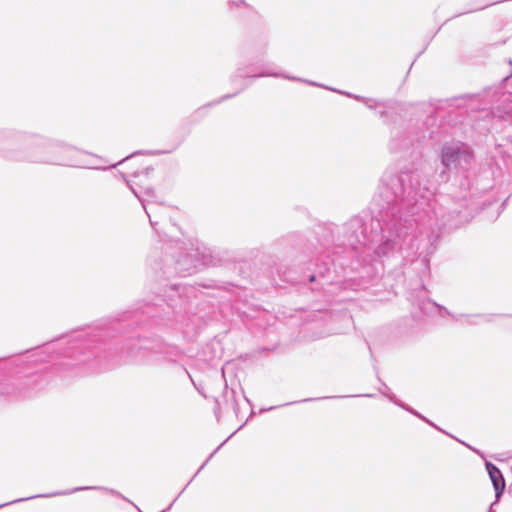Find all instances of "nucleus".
<instances>
[{
  "label": "nucleus",
  "instance_id": "6e6552de",
  "mask_svg": "<svg viewBox=\"0 0 512 512\" xmlns=\"http://www.w3.org/2000/svg\"><path fill=\"white\" fill-rule=\"evenodd\" d=\"M407 411H408V412H410V413H412V414H414V415H417V412H415V411L411 410L410 408H407Z\"/></svg>",
  "mask_w": 512,
  "mask_h": 512
},
{
  "label": "nucleus",
  "instance_id": "7ed1b4c3",
  "mask_svg": "<svg viewBox=\"0 0 512 512\" xmlns=\"http://www.w3.org/2000/svg\"><path fill=\"white\" fill-rule=\"evenodd\" d=\"M133 193L143 203L154 197V190L149 187L143 188L140 191H136L135 189H133Z\"/></svg>",
  "mask_w": 512,
  "mask_h": 512
},
{
  "label": "nucleus",
  "instance_id": "9d476101",
  "mask_svg": "<svg viewBox=\"0 0 512 512\" xmlns=\"http://www.w3.org/2000/svg\"><path fill=\"white\" fill-rule=\"evenodd\" d=\"M407 411H408V412H410V413H412V414H414V415H417V412H415V411L411 410L410 408H407Z\"/></svg>",
  "mask_w": 512,
  "mask_h": 512
},
{
  "label": "nucleus",
  "instance_id": "20e7f679",
  "mask_svg": "<svg viewBox=\"0 0 512 512\" xmlns=\"http://www.w3.org/2000/svg\"><path fill=\"white\" fill-rule=\"evenodd\" d=\"M261 76H274V77H278L280 75L279 74H275V73H267V74H262Z\"/></svg>",
  "mask_w": 512,
  "mask_h": 512
},
{
  "label": "nucleus",
  "instance_id": "423d86ee",
  "mask_svg": "<svg viewBox=\"0 0 512 512\" xmlns=\"http://www.w3.org/2000/svg\"><path fill=\"white\" fill-rule=\"evenodd\" d=\"M407 411H408V412H410V413H412V414H414V415H417V412H415V411L411 410L410 408H407Z\"/></svg>",
  "mask_w": 512,
  "mask_h": 512
},
{
  "label": "nucleus",
  "instance_id": "f8f14e48",
  "mask_svg": "<svg viewBox=\"0 0 512 512\" xmlns=\"http://www.w3.org/2000/svg\"><path fill=\"white\" fill-rule=\"evenodd\" d=\"M365 105H367V106L371 107V105L369 104V102H368V101H365Z\"/></svg>",
  "mask_w": 512,
  "mask_h": 512
},
{
  "label": "nucleus",
  "instance_id": "39448f33",
  "mask_svg": "<svg viewBox=\"0 0 512 512\" xmlns=\"http://www.w3.org/2000/svg\"><path fill=\"white\" fill-rule=\"evenodd\" d=\"M26 499L27 498H24V500H26ZM19 501H23V499H19ZM15 502H18V500H15ZM12 503H14V501H12ZM9 504H11V502H9ZM5 505H8V503L7 504H0V507H3Z\"/></svg>",
  "mask_w": 512,
  "mask_h": 512
},
{
  "label": "nucleus",
  "instance_id": "0eeeda50",
  "mask_svg": "<svg viewBox=\"0 0 512 512\" xmlns=\"http://www.w3.org/2000/svg\"><path fill=\"white\" fill-rule=\"evenodd\" d=\"M407 411H408V412H410V413H412V414H414V415H417V412H415V411L411 410L410 408H407Z\"/></svg>",
  "mask_w": 512,
  "mask_h": 512
},
{
  "label": "nucleus",
  "instance_id": "f03ea898",
  "mask_svg": "<svg viewBox=\"0 0 512 512\" xmlns=\"http://www.w3.org/2000/svg\"><path fill=\"white\" fill-rule=\"evenodd\" d=\"M459 157L460 153L458 150L452 147L444 148L442 152V163L444 166L450 167L459 160Z\"/></svg>",
  "mask_w": 512,
  "mask_h": 512
},
{
  "label": "nucleus",
  "instance_id": "1a4fd4ad",
  "mask_svg": "<svg viewBox=\"0 0 512 512\" xmlns=\"http://www.w3.org/2000/svg\"><path fill=\"white\" fill-rule=\"evenodd\" d=\"M407 411H408V412H410V413H412V414H414V415H417V412H415V411L411 410L410 408H407Z\"/></svg>",
  "mask_w": 512,
  "mask_h": 512
},
{
  "label": "nucleus",
  "instance_id": "9b49d317",
  "mask_svg": "<svg viewBox=\"0 0 512 512\" xmlns=\"http://www.w3.org/2000/svg\"><path fill=\"white\" fill-rule=\"evenodd\" d=\"M285 77L290 79V80H298L297 78H294V77H288V76H285Z\"/></svg>",
  "mask_w": 512,
  "mask_h": 512
},
{
  "label": "nucleus",
  "instance_id": "f257e3e1",
  "mask_svg": "<svg viewBox=\"0 0 512 512\" xmlns=\"http://www.w3.org/2000/svg\"><path fill=\"white\" fill-rule=\"evenodd\" d=\"M485 466L495 490L496 500L494 503L491 504L489 509V512H492L493 506L500 500L506 484L502 472L494 464L487 461L485 463Z\"/></svg>",
  "mask_w": 512,
  "mask_h": 512
}]
</instances>
